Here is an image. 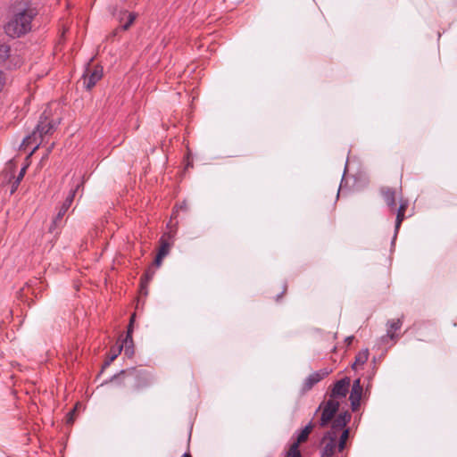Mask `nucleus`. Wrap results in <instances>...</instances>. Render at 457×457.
<instances>
[{
    "instance_id": "nucleus-18",
    "label": "nucleus",
    "mask_w": 457,
    "mask_h": 457,
    "mask_svg": "<svg viewBox=\"0 0 457 457\" xmlns=\"http://www.w3.org/2000/svg\"><path fill=\"white\" fill-rule=\"evenodd\" d=\"M11 47L6 44H0V64L4 63L10 56Z\"/></svg>"
},
{
    "instance_id": "nucleus-29",
    "label": "nucleus",
    "mask_w": 457,
    "mask_h": 457,
    "mask_svg": "<svg viewBox=\"0 0 457 457\" xmlns=\"http://www.w3.org/2000/svg\"><path fill=\"white\" fill-rule=\"evenodd\" d=\"M286 291H287V286H284V288H283V291H282L281 295H278V297H277V301H278V300H279V298L281 297V295H282L283 294H285V292H286Z\"/></svg>"
},
{
    "instance_id": "nucleus-24",
    "label": "nucleus",
    "mask_w": 457,
    "mask_h": 457,
    "mask_svg": "<svg viewBox=\"0 0 457 457\" xmlns=\"http://www.w3.org/2000/svg\"><path fill=\"white\" fill-rule=\"evenodd\" d=\"M352 389L362 390V386L361 385V379L357 378L353 381Z\"/></svg>"
},
{
    "instance_id": "nucleus-31",
    "label": "nucleus",
    "mask_w": 457,
    "mask_h": 457,
    "mask_svg": "<svg viewBox=\"0 0 457 457\" xmlns=\"http://www.w3.org/2000/svg\"><path fill=\"white\" fill-rule=\"evenodd\" d=\"M182 457H192L189 453H186L182 455Z\"/></svg>"
},
{
    "instance_id": "nucleus-16",
    "label": "nucleus",
    "mask_w": 457,
    "mask_h": 457,
    "mask_svg": "<svg viewBox=\"0 0 457 457\" xmlns=\"http://www.w3.org/2000/svg\"><path fill=\"white\" fill-rule=\"evenodd\" d=\"M402 324H403V321L401 319L389 320L387 322L388 328H387L386 336L389 337L391 339H394L395 338L394 332L400 329L402 327Z\"/></svg>"
},
{
    "instance_id": "nucleus-30",
    "label": "nucleus",
    "mask_w": 457,
    "mask_h": 457,
    "mask_svg": "<svg viewBox=\"0 0 457 457\" xmlns=\"http://www.w3.org/2000/svg\"><path fill=\"white\" fill-rule=\"evenodd\" d=\"M17 187H18L15 186V181H14L13 184H12V188L11 192L13 193L16 190Z\"/></svg>"
},
{
    "instance_id": "nucleus-17",
    "label": "nucleus",
    "mask_w": 457,
    "mask_h": 457,
    "mask_svg": "<svg viewBox=\"0 0 457 457\" xmlns=\"http://www.w3.org/2000/svg\"><path fill=\"white\" fill-rule=\"evenodd\" d=\"M368 358H369V351H368V349L362 350L361 352H360L357 354V356L355 358V361L353 364V368L356 369V367L358 365H363L368 361Z\"/></svg>"
},
{
    "instance_id": "nucleus-27",
    "label": "nucleus",
    "mask_w": 457,
    "mask_h": 457,
    "mask_svg": "<svg viewBox=\"0 0 457 457\" xmlns=\"http://www.w3.org/2000/svg\"><path fill=\"white\" fill-rule=\"evenodd\" d=\"M165 256L160 254V253H157L156 257H155V260H154V264L159 267L161 264H162V259L164 258Z\"/></svg>"
},
{
    "instance_id": "nucleus-3",
    "label": "nucleus",
    "mask_w": 457,
    "mask_h": 457,
    "mask_svg": "<svg viewBox=\"0 0 457 457\" xmlns=\"http://www.w3.org/2000/svg\"><path fill=\"white\" fill-rule=\"evenodd\" d=\"M61 123L59 118L54 116H40L35 129L31 135L24 139V143L29 144L31 141L36 143L33 152L38 147L40 141L45 135L52 134Z\"/></svg>"
},
{
    "instance_id": "nucleus-23",
    "label": "nucleus",
    "mask_w": 457,
    "mask_h": 457,
    "mask_svg": "<svg viewBox=\"0 0 457 457\" xmlns=\"http://www.w3.org/2000/svg\"><path fill=\"white\" fill-rule=\"evenodd\" d=\"M26 169H27V167H23L21 170V171H20L19 175L17 176V178L15 179V186L16 187H18L20 182L22 180V179H23V177L25 175V172H26Z\"/></svg>"
},
{
    "instance_id": "nucleus-14",
    "label": "nucleus",
    "mask_w": 457,
    "mask_h": 457,
    "mask_svg": "<svg viewBox=\"0 0 457 457\" xmlns=\"http://www.w3.org/2000/svg\"><path fill=\"white\" fill-rule=\"evenodd\" d=\"M408 207V202L406 200H400V205L396 212V220H395V233L398 232L400 226L404 220L405 212Z\"/></svg>"
},
{
    "instance_id": "nucleus-20",
    "label": "nucleus",
    "mask_w": 457,
    "mask_h": 457,
    "mask_svg": "<svg viewBox=\"0 0 457 457\" xmlns=\"http://www.w3.org/2000/svg\"><path fill=\"white\" fill-rule=\"evenodd\" d=\"M122 350V345H119L117 349H111L110 356L108 360L105 361L104 367L109 366L120 354Z\"/></svg>"
},
{
    "instance_id": "nucleus-12",
    "label": "nucleus",
    "mask_w": 457,
    "mask_h": 457,
    "mask_svg": "<svg viewBox=\"0 0 457 457\" xmlns=\"http://www.w3.org/2000/svg\"><path fill=\"white\" fill-rule=\"evenodd\" d=\"M315 425L310 421L300 432L297 434L296 440L292 445H296L299 447L300 444L307 441L310 434L314 428Z\"/></svg>"
},
{
    "instance_id": "nucleus-10",
    "label": "nucleus",
    "mask_w": 457,
    "mask_h": 457,
    "mask_svg": "<svg viewBox=\"0 0 457 457\" xmlns=\"http://www.w3.org/2000/svg\"><path fill=\"white\" fill-rule=\"evenodd\" d=\"M135 315L133 314L130 318V321L128 327L127 336L123 340L122 349H124V354L127 357H132L134 354V347H133V340H132V332H133V322H134Z\"/></svg>"
},
{
    "instance_id": "nucleus-4",
    "label": "nucleus",
    "mask_w": 457,
    "mask_h": 457,
    "mask_svg": "<svg viewBox=\"0 0 457 457\" xmlns=\"http://www.w3.org/2000/svg\"><path fill=\"white\" fill-rule=\"evenodd\" d=\"M114 379L122 378L133 383V389L136 391L142 390L151 384V376L145 370L130 368L121 370L120 374L114 376Z\"/></svg>"
},
{
    "instance_id": "nucleus-22",
    "label": "nucleus",
    "mask_w": 457,
    "mask_h": 457,
    "mask_svg": "<svg viewBox=\"0 0 457 457\" xmlns=\"http://www.w3.org/2000/svg\"><path fill=\"white\" fill-rule=\"evenodd\" d=\"M154 272L147 270L144 277L141 278L142 286L147 284L153 278Z\"/></svg>"
},
{
    "instance_id": "nucleus-1",
    "label": "nucleus",
    "mask_w": 457,
    "mask_h": 457,
    "mask_svg": "<svg viewBox=\"0 0 457 457\" xmlns=\"http://www.w3.org/2000/svg\"><path fill=\"white\" fill-rule=\"evenodd\" d=\"M351 420L348 411L337 416L331 428L326 431L320 441V457H333L337 451L342 452L346 446L350 430L346 428Z\"/></svg>"
},
{
    "instance_id": "nucleus-21",
    "label": "nucleus",
    "mask_w": 457,
    "mask_h": 457,
    "mask_svg": "<svg viewBox=\"0 0 457 457\" xmlns=\"http://www.w3.org/2000/svg\"><path fill=\"white\" fill-rule=\"evenodd\" d=\"M286 457H302L299 447L296 445H291Z\"/></svg>"
},
{
    "instance_id": "nucleus-11",
    "label": "nucleus",
    "mask_w": 457,
    "mask_h": 457,
    "mask_svg": "<svg viewBox=\"0 0 457 457\" xmlns=\"http://www.w3.org/2000/svg\"><path fill=\"white\" fill-rule=\"evenodd\" d=\"M380 194L384 198V201L386 202V205L390 208L391 211L395 210L396 207V196H397V191L395 188L389 187H382L380 188Z\"/></svg>"
},
{
    "instance_id": "nucleus-2",
    "label": "nucleus",
    "mask_w": 457,
    "mask_h": 457,
    "mask_svg": "<svg viewBox=\"0 0 457 457\" xmlns=\"http://www.w3.org/2000/svg\"><path fill=\"white\" fill-rule=\"evenodd\" d=\"M37 12L32 8L17 12L4 25V32L12 38L20 37L31 29V22Z\"/></svg>"
},
{
    "instance_id": "nucleus-19",
    "label": "nucleus",
    "mask_w": 457,
    "mask_h": 457,
    "mask_svg": "<svg viewBox=\"0 0 457 457\" xmlns=\"http://www.w3.org/2000/svg\"><path fill=\"white\" fill-rule=\"evenodd\" d=\"M171 244L169 243L166 239L163 237L161 238V246L159 248L158 253L166 256L170 249Z\"/></svg>"
},
{
    "instance_id": "nucleus-15",
    "label": "nucleus",
    "mask_w": 457,
    "mask_h": 457,
    "mask_svg": "<svg viewBox=\"0 0 457 457\" xmlns=\"http://www.w3.org/2000/svg\"><path fill=\"white\" fill-rule=\"evenodd\" d=\"M362 390L351 389L349 400L353 411H356L360 406Z\"/></svg>"
},
{
    "instance_id": "nucleus-6",
    "label": "nucleus",
    "mask_w": 457,
    "mask_h": 457,
    "mask_svg": "<svg viewBox=\"0 0 457 457\" xmlns=\"http://www.w3.org/2000/svg\"><path fill=\"white\" fill-rule=\"evenodd\" d=\"M78 188H79V186H77L75 188H73L70 191L68 196L66 197L65 201L63 202L60 210L58 211V213L56 214V216L54 218V220L52 221V224L49 228L50 232H54L55 228L58 227L59 224L61 223L62 219L63 218V216L65 215L66 212L69 210V208L71 207V205L74 200V197H75Z\"/></svg>"
},
{
    "instance_id": "nucleus-25",
    "label": "nucleus",
    "mask_w": 457,
    "mask_h": 457,
    "mask_svg": "<svg viewBox=\"0 0 457 457\" xmlns=\"http://www.w3.org/2000/svg\"><path fill=\"white\" fill-rule=\"evenodd\" d=\"M4 85H5V76H4V73L2 71H0V92L3 90Z\"/></svg>"
},
{
    "instance_id": "nucleus-28",
    "label": "nucleus",
    "mask_w": 457,
    "mask_h": 457,
    "mask_svg": "<svg viewBox=\"0 0 457 457\" xmlns=\"http://www.w3.org/2000/svg\"><path fill=\"white\" fill-rule=\"evenodd\" d=\"M353 340V336L347 337L345 338V342L347 343L348 345L352 344Z\"/></svg>"
},
{
    "instance_id": "nucleus-9",
    "label": "nucleus",
    "mask_w": 457,
    "mask_h": 457,
    "mask_svg": "<svg viewBox=\"0 0 457 457\" xmlns=\"http://www.w3.org/2000/svg\"><path fill=\"white\" fill-rule=\"evenodd\" d=\"M350 386V379L348 378H344L334 385L332 389L330 399L336 398H344L346 396Z\"/></svg>"
},
{
    "instance_id": "nucleus-8",
    "label": "nucleus",
    "mask_w": 457,
    "mask_h": 457,
    "mask_svg": "<svg viewBox=\"0 0 457 457\" xmlns=\"http://www.w3.org/2000/svg\"><path fill=\"white\" fill-rule=\"evenodd\" d=\"M328 375V371L327 370H321L319 371H315L309 375L304 381L303 382L302 386V394H305L306 392L310 391L314 385L319 383L320 380H322L325 377Z\"/></svg>"
},
{
    "instance_id": "nucleus-13",
    "label": "nucleus",
    "mask_w": 457,
    "mask_h": 457,
    "mask_svg": "<svg viewBox=\"0 0 457 457\" xmlns=\"http://www.w3.org/2000/svg\"><path fill=\"white\" fill-rule=\"evenodd\" d=\"M136 18L137 14L135 12H129L127 11L123 12L120 18V29L122 30L129 29V27L134 23Z\"/></svg>"
},
{
    "instance_id": "nucleus-5",
    "label": "nucleus",
    "mask_w": 457,
    "mask_h": 457,
    "mask_svg": "<svg viewBox=\"0 0 457 457\" xmlns=\"http://www.w3.org/2000/svg\"><path fill=\"white\" fill-rule=\"evenodd\" d=\"M339 409V402L335 399H329L327 402L321 403L316 411V413L321 411L320 418L318 421V425L320 428H325L330 421L337 418L336 413Z\"/></svg>"
},
{
    "instance_id": "nucleus-7",
    "label": "nucleus",
    "mask_w": 457,
    "mask_h": 457,
    "mask_svg": "<svg viewBox=\"0 0 457 457\" xmlns=\"http://www.w3.org/2000/svg\"><path fill=\"white\" fill-rule=\"evenodd\" d=\"M102 77L103 69L100 67H95L93 70L87 69L80 81L86 89L90 90L96 86L97 81L102 79Z\"/></svg>"
},
{
    "instance_id": "nucleus-26",
    "label": "nucleus",
    "mask_w": 457,
    "mask_h": 457,
    "mask_svg": "<svg viewBox=\"0 0 457 457\" xmlns=\"http://www.w3.org/2000/svg\"><path fill=\"white\" fill-rule=\"evenodd\" d=\"M75 411H76V408H74L73 410H71L68 413V415H67V423L71 424L73 422V416H74Z\"/></svg>"
}]
</instances>
